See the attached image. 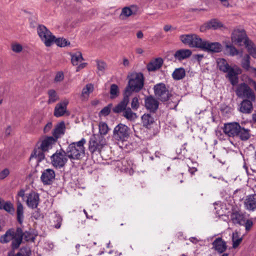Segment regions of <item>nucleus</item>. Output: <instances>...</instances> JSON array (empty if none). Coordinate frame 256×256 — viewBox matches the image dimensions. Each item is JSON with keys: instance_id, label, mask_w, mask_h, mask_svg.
Instances as JSON below:
<instances>
[{"instance_id": "nucleus-38", "label": "nucleus", "mask_w": 256, "mask_h": 256, "mask_svg": "<svg viewBox=\"0 0 256 256\" xmlns=\"http://www.w3.org/2000/svg\"><path fill=\"white\" fill-rule=\"evenodd\" d=\"M123 116L130 120H134L138 117L136 113L134 112L130 108H127L123 112Z\"/></svg>"}, {"instance_id": "nucleus-43", "label": "nucleus", "mask_w": 256, "mask_h": 256, "mask_svg": "<svg viewBox=\"0 0 256 256\" xmlns=\"http://www.w3.org/2000/svg\"><path fill=\"white\" fill-rule=\"evenodd\" d=\"M226 50L228 54L230 56H234L238 54V50L232 45H226Z\"/></svg>"}, {"instance_id": "nucleus-22", "label": "nucleus", "mask_w": 256, "mask_h": 256, "mask_svg": "<svg viewBox=\"0 0 256 256\" xmlns=\"http://www.w3.org/2000/svg\"><path fill=\"white\" fill-rule=\"evenodd\" d=\"M56 141V139L52 136L46 137L42 140L40 148L42 150L47 152L52 148Z\"/></svg>"}, {"instance_id": "nucleus-42", "label": "nucleus", "mask_w": 256, "mask_h": 256, "mask_svg": "<svg viewBox=\"0 0 256 256\" xmlns=\"http://www.w3.org/2000/svg\"><path fill=\"white\" fill-rule=\"evenodd\" d=\"M22 242L23 239L26 242H34L35 236L31 232L28 231L23 232L22 230Z\"/></svg>"}, {"instance_id": "nucleus-50", "label": "nucleus", "mask_w": 256, "mask_h": 256, "mask_svg": "<svg viewBox=\"0 0 256 256\" xmlns=\"http://www.w3.org/2000/svg\"><path fill=\"white\" fill-rule=\"evenodd\" d=\"M140 104L138 102V100L137 97H134L132 100L131 102V107L134 110H136L139 108Z\"/></svg>"}, {"instance_id": "nucleus-2", "label": "nucleus", "mask_w": 256, "mask_h": 256, "mask_svg": "<svg viewBox=\"0 0 256 256\" xmlns=\"http://www.w3.org/2000/svg\"><path fill=\"white\" fill-rule=\"evenodd\" d=\"M216 62L219 70L224 72L227 73L226 77L228 78L232 86L236 84L238 80V76L242 72L240 68L236 66L231 67L224 58H218L216 60Z\"/></svg>"}, {"instance_id": "nucleus-61", "label": "nucleus", "mask_w": 256, "mask_h": 256, "mask_svg": "<svg viewBox=\"0 0 256 256\" xmlns=\"http://www.w3.org/2000/svg\"><path fill=\"white\" fill-rule=\"evenodd\" d=\"M32 217L36 219H38L40 217V214L38 212H35L33 213Z\"/></svg>"}, {"instance_id": "nucleus-14", "label": "nucleus", "mask_w": 256, "mask_h": 256, "mask_svg": "<svg viewBox=\"0 0 256 256\" xmlns=\"http://www.w3.org/2000/svg\"><path fill=\"white\" fill-rule=\"evenodd\" d=\"M26 203L28 207L31 208H36L40 202V196L38 193L31 192L26 194Z\"/></svg>"}, {"instance_id": "nucleus-39", "label": "nucleus", "mask_w": 256, "mask_h": 256, "mask_svg": "<svg viewBox=\"0 0 256 256\" xmlns=\"http://www.w3.org/2000/svg\"><path fill=\"white\" fill-rule=\"evenodd\" d=\"M142 120L143 126L146 128L154 122V118L150 114H144L142 116Z\"/></svg>"}, {"instance_id": "nucleus-25", "label": "nucleus", "mask_w": 256, "mask_h": 256, "mask_svg": "<svg viewBox=\"0 0 256 256\" xmlns=\"http://www.w3.org/2000/svg\"><path fill=\"white\" fill-rule=\"evenodd\" d=\"M192 55V51L188 49H182L177 50L174 54V58L181 60L189 58Z\"/></svg>"}, {"instance_id": "nucleus-17", "label": "nucleus", "mask_w": 256, "mask_h": 256, "mask_svg": "<svg viewBox=\"0 0 256 256\" xmlns=\"http://www.w3.org/2000/svg\"><path fill=\"white\" fill-rule=\"evenodd\" d=\"M202 50L208 52H219L222 50V46L218 42H211L204 40Z\"/></svg>"}, {"instance_id": "nucleus-31", "label": "nucleus", "mask_w": 256, "mask_h": 256, "mask_svg": "<svg viewBox=\"0 0 256 256\" xmlns=\"http://www.w3.org/2000/svg\"><path fill=\"white\" fill-rule=\"evenodd\" d=\"M70 54L71 56L72 63L74 66H78L84 60L82 54L80 52L70 53Z\"/></svg>"}, {"instance_id": "nucleus-21", "label": "nucleus", "mask_w": 256, "mask_h": 256, "mask_svg": "<svg viewBox=\"0 0 256 256\" xmlns=\"http://www.w3.org/2000/svg\"><path fill=\"white\" fill-rule=\"evenodd\" d=\"M244 206L247 210H254L256 209V194L248 196L244 200Z\"/></svg>"}, {"instance_id": "nucleus-33", "label": "nucleus", "mask_w": 256, "mask_h": 256, "mask_svg": "<svg viewBox=\"0 0 256 256\" xmlns=\"http://www.w3.org/2000/svg\"><path fill=\"white\" fill-rule=\"evenodd\" d=\"M242 66L246 71L250 70L256 71V68H252L250 66V56L248 54L245 55L242 58Z\"/></svg>"}, {"instance_id": "nucleus-19", "label": "nucleus", "mask_w": 256, "mask_h": 256, "mask_svg": "<svg viewBox=\"0 0 256 256\" xmlns=\"http://www.w3.org/2000/svg\"><path fill=\"white\" fill-rule=\"evenodd\" d=\"M212 248L219 254H222L227 248L226 242L221 238H216L212 243Z\"/></svg>"}, {"instance_id": "nucleus-13", "label": "nucleus", "mask_w": 256, "mask_h": 256, "mask_svg": "<svg viewBox=\"0 0 256 256\" xmlns=\"http://www.w3.org/2000/svg\"><path fill=\"white\" fill-rule=\"evenodd\" d=\"M231 38L232 42L239 46H241L242 42L244 43L246 40H248L246 37L244 30L238 29L234 30L233 31Z\"/></svg>"}, {"instance_id": "nucleus-18", "label": "nucleus", "mask_w": 256, "mask_h": 256, "mask_svg": "<svg viewBox=\"0 0 256 256\" xmlns=\"http://www.w3.org/2000/svg\"><path fill=\"white\" fill-rule=\"evenodd\" d=\"M130 96V94L124 92L123 99L113 108V112L115 113L124 112L127 108L126 106L130 102L129 97Z\"/></svg>"}, {"instance_id": "nucleus-59", "label": "nucleus", "mask_w": 256, "mask_h": 256, "mask_svg": "<svg viewBox=\"0 0 256 256\" xmlns=\"http://www.w3.org/2000/svg\"><path fill=\"white\" fill-rule=\"evenodd\" d=\"M87 65V63H86V62H84V63H82L80 64L78 67H77V70H76V71H78L80 70H81L84 68H85Z\"/></svg>"}, {"instance_id": "nucleus-51", "label": "nucleus", "mask_w": 256, "mask_h": 256, "mask_svg": "<svg viewBox=\"0 0 256 256\" xmlns=\"http://www.w3.org/2000/svg\"><path fill=\"white\" fill-rule=\"evenodd\" d=\"M30 251L26 248L21 249L20 251L17 253L16 256H30Z\"/></svg>"}, {"instance_id": "nucleus-7", "label": "nucleus", "mask_w": 256, "mask_h": 256, "mask_svg": "<svg viewBox=\"0 0 256 256\" xmlns=\"http://www.w3.org/2000/svg\"><path fill=\"white\" fill-rule=\"evenodd\" d=\"M130 132V128L128 126L119 124L114 129L112 137L116 141L125 142L128 139Z\"/></svg>"}, {"instance_id": "nucleus-15", "label": "nucleus", "mask_w": 256, "mask_h": 256, "mask_svg": "<svg viewBox=\"0 0 256 256\" xmlns=\"http://www.w3.org/2000/svg\"><path fill=\"white\" fill-rule=\"evenodd\" d=\"M54 171L50 168L44 170L40 176V179L44 185L51 184L55 180Z\"/></svg>"}, {"instance_id": "nucleus-56", "label": "nucleus", "mask_w": 256, "mask_h": 256, "mask_svg": "<svg viewBox=\"0 0 256 256\" xmlns=\"http://www.w3.org/2000/svg\"><path fill=\"white\" fill-rule=\"evenodd\" d=\"M52 128V123L48 122L46 124V125L44 126V131L45 133L48 132Z\"/></svg>"}, {"instance_id": "nucleus-32", "label": "nucleus", "mask_w": 256, "mask_h": 256, "mask_svg": "<svg viewBox=\"0 0 256 256\" xmlns=\"http://www.w3.org/2000/svg\"><path fill=\"white\" fill-rule=\"evenodd\" d=\"M244 44L250 54L254 58H256V46L249 40H246Z\"/></svg>"}, {"instance_id": "nucleus-41", "label": "nucleus", "mask_w": 256, "mask_h": 256, "mask_svg": "<svg viewBox=\"0 0 256 256\" xmlns=\"http://www.w3.org/2000/svg\"><path fill=\"white\" fill-rule=\"evenodd\" d=\"M136 6H132L130 7H124L122 10L121 15L128 17L135 14L136 12H134V10L136 9Z\"/></svg>"}, {"instance_id": "nucleus-37", "label": "nucleus", "mask_w": 256, "mask_h": 256, "mask_svg": "<svg viewBox=\"0 0 256 256\" xmlns=\"http://www.w3.org/2000/svg\"><path fill=\"white\" fill-rule=\"evenodd\" d=\"M48 104H51L56 102L58 98V96L55 90L51 89L48 90Z\"/></svg>"}, {"instance_id": "nucleus-29", "label": "nucleus", "mask_w": 256, "mask_h": 256, "mask_svg": "<svg viewBox=\"0 0 256 256\" xmlns=\"http://www.w3.org/2000/svg\"><path fill=\"white\" fill-rule=\"evenodd\" d=\"M231 219L234 224L243 225L244 223V214L238 212L232 214Z\"/></svg>"}, {"instance_id": "nucleus-6", "label": "nucleus", "mask_w": 256, "mask_h": 256, "mask_svg": "<svg viewBox=\"0 0 256 256\" xmlns=\"http://www.w3.org/2000/svg\"><path fill=\"white\" fill-rule=\"evenodd\" d=\"M106 145L105 138L98 134L92 135L88 141V150L92 154H100L102 149Z\"/></svg>"}, {"instance_id": "nucleus-20", "label": "nucleus", "mask_w": 256, "mask_h": 256, "mask_svg": "<svg viewBox=\"0 0 256 256\" xmlns=\"http://www.w3.org/2000/svg\"><path fill=\"white\" fill-rule=\"evenodd\" d=\"M223 27L222 24L217 20H212L204 24L200 28V30L204 32L208 30H216Z\"/></svg>"}, {"instance_id": "nucleus-28", "label": "nucleus", "mask_w": 256, "mask_h": 256, "mask_svg": "<svg viewBox=\"0 0 256 256\" xmlns=\"http://www.w3.org/2000/svg\"><path fill=\"white\" fill-rule=\"evenodd\" d=\"M44 152L40 147L34 148L31 154L30 159L36 158L37 162H39L44 158Z\"/></svg>"}, {"instance_id": "nucleus-47", "label": "nucleus", "mask_w": 256, "mask_h": 256, "mask_svg": "<svg viewBox=\"0 0 256 256\" xmlns=\"http://www.w3.org/2000/svg\"><path fill=\"white\" fill-rule=\"evenodd\" d=\"M54 42L59 46L64 47L70 44L66 39L63 38H58L54 40Z\"/></svg>"}, {"instance_id": "nucleus-12", "label": "nucleus", "mask_w": 256, "mask_h": 256, "mask_svg": "<svg viewBox=\"0 0 256 256\" xmlns=\"http://www.w3.org/2000/svg\"><path fill=\"white\" fill-rule=\"evenodd\" d=\"M154 91L156 96L162 102L168 100L171 96L166 85L162 83H160L154 86Z\"/></svg>"}, {"instance_id": "nucleus-9", "label": "nucleus", "mask_w": 256, "mask_h": 256, "mask_svg": "<svg viewBox=\"0 0 256 256\" xmlns=\"http://www.w3.org/2000/svg\"><path fill=\"white\" fill-rule=\"evenodd\" d=\"M182 42L188 45L192 48H197L202 49L204 40L195 34H182L180 36Z\"/></svg>"}, {"instance_id": "nucleus-16", "label": "nucleus", "mask_w": 256, "mask_h": 256, "mask_svg": "<svg viewBox=\"0 0 256 256\" xmlns=\"http://www.w3.org/2000/svg\"><path fill=\"white\" fill-rule=\"evenodd\" d=\"M69 104L68 99H64L57 104L55 106L54 114L58 118L63 116L67 112V106Z\"/></svg>"}, {"instance_id": "nucleus-24", "label": "nucleus", "mask_w": 256, "mask_h": 256, "mask_svg": "<svg viewBox=\"0 0 256 256\" xmlns=\"http://www.w3.org/2000/svg\"><path fill=\"white\" fill-rule=\"evenodd\" d=\"M66 130L65 124L64 122L58 123L55 126L53 131L54 138L56 139L60 138L64 134Z\"/></svg>"}, {"instance_id": "nucleus-30", "label": "nucleus", "mask_w": 256, "mask_h": 256, "mask_svg": "<svg viewBox=\"0 0 256 256\" xmlns=\"http://www.w3.org/2000/svg\"><path fill=\"white\" fill-rule=\"evenodd\" d=\"M94 90V86L92 84H88L82 88L81 96L82 100H88L90 94Z\"/></svg>"}, {"instance_id": "nucleus-1", "label": "nucleus", "mask_w": 256, "mask_h": 256, "mask_svg": "<svg viewBox=\"0 0 256 256\" xmlns=\"http://www.w3.org/2000/svg\"><path fill=\"white\" fill-rule=\"evenodd\" d=\"M223 131L228 136L238 138L242 140H248L250 138V130L241 127L236 122L225 124Z\"/></svg>"}, {"instance_id": "nucleus-36", "label": "nucleus", "mask_w": 256, "mask_h": 256, "mask_svg": "<svg viewBox=\"0 0 256 256\" xmlns=\"http://www.w3.org/2000/svg\"><path fill=\"white\" fill-rule=\"evenodd\" d=\"M186 75V72L184 68H176L172 74L173 78L175 80H180L182 79Z\"/></svg>"}, {"instance_id": "nucleus-26", "label": "nucleus", "mask_w": 256, "mask_h": 256, "mask_svg": "<svg viewBox=\"0 0 256 256\" xmlns=\"http://www.w3.org/2000/svg\"><path fill=\"white\" fill-rule=\"evenodd\" d=\"M162 59L160 58H156L148 64L147 68L149 71H154L159 69L162 66Z\"/></svg>"}, {"instance_id": "nucleus-58", "label": "nucleus", "mask_w": 256, "mask_h": 256, "mask_svg": "<svg viewBox=\"0 0 256 256\" xmlns=\"http://www.w3.org/2000/svg\"><path fill=\"white\" fill-rule=\"evenodd\" d=\"M248 84L250 86H253L255 90H256V82L252 80V79H249Z\"/></svg>"}, {"instance_id": "nucleus-5", "label": "nucleus", "mask_w": 256, "mask_h": 256, "mask_svg": "<svg viewBox=\"0 0 256 256\" xmlns=\"http://www.w3.org/2000/svg\"><path fill=\"white\" fill-rule=\"evenodd\" d=\"M144 86V76L140 72H134L130 76L128 84L124 92L131 95L132 92H138Z\"/></svg>"}, {"instance_id": "nucleus-60", "label": "nucleus", "mask_w": 256, "mask_h": 256, "mask_svg": "<svg viewBox=\"0 0 256 256\" xmlns=\"http://www.w3.org/2000/svg\"><path fill=\"white\" fill-rule=\"evenodd\" d=\"M172 26L167 24L164 26V30L165 32H167L170 30L172 29Z\"/></svg>"}, {"instance_id": "nucleus-23", "label": "nucleus", "mask_w": 256, "mask_h": 256, "mask_svg": "<svg viewBox=\"0 0 256 256\" xmlns=\"http://www.w3.org/2000/svg\"><path fill=\"white\" fill-rule=\"evenodd\" d=\"M146 108L150 112H154L158 108V102L152 96L148 97L145 100Z\"/></svg>"}, {"instance_id": "nucleus-4", "label": "nucleus", "mask_w": 256, "mask_h": 256, "mask_svg": "<svg viewBox=\"0 0 256 256\" xmlns=\"http://www.w3.org/2000/svg\"><path fill=\"white\" fill-rule=\"evenodd\" d=\"M86 143V140L82 138L80 140L76 142H72L68 144L66 152L68 158L72 160H80L85 156L84 144Z\"/></svg>"}, {"instance_id": "nucleus-45", "label": "nucleus", "mask_w": 256, "mask_h": 256, "mask_svg": "<svg viewBox=\"0 0 256 256\" xmlns=\"http://www.w3.org/2000/svg\"><path fill=\"white\" fill-rule=\"evenodd\" d=\"M119 90L118 86L116 84H112L110 86V94L112 98H114L118 96Z\"/></svg>"}, {"instance_id": "nucleus-64", "label": "nucleus", "mask_w": 256, "mask_h": 256, "mask_svg": "<svg viewBox=\"0 0 256 256\" xmlns=\"http://www.w3.org/2000/svg\"><path fill=\"white\" fill-rule=\"evenodd\" d=\"M136 36L138 38H142L144 36L143 33L142 31H138L136 34Z\"/></svg>"}, {"instance_id": "nucleus-62", "label": "nucleus", "mask_w": 256, "mask_h": 256, "mask_svg": "<svg viewBox=\"0 0 256 256\" xmlns=\"http://www.w3.org/2000/svg\"><path fill=\"white\" fill-rule=\"evenodd\" d=\"M203 57H204L203 54H196L194 56L195 58L198 60V61H200Z\"/></svg>"}, {"instance_id": "nucleus-54", "label": "nucleus", "mask_w": 256, "mask_h": 256, "mask_svg": "<svg viewBox=\"0 0 256 256\" xmlns=\"http://www.w3.org/2000/svg\"><path fill=\"white\" fill-rule=\"evenodd\" d=\"M10 174V170L8 168H4L0 172V179L3 180L5 178Z\"/></svg>"}, {"instance_id": "nucleus-11", "label": "nucleus", "mask_w": 256, "mask_h": 256, "mask_svg": "<svg viewBox=\"0 0 256 256\" xmlns=\"http://www.w3.org/2000/svg\"><path fill=\"white\" fill-rule=\"evenodd\" d=\"M236 92L240 98H246L252 101H254L255 100V94L254 91L248 84L244 82L238 85Z\"/></svg>"}, {"instance_id": "nucleus-8", "label": "nucleus", "mask_w": 256, "mask_h": 256, "mask_svg": "<svg viewBox=\"0 0 256 256\" xmlns=\"http://www.w3.org/2000/svg\"><path fill=\"white\" fill-rule=\"evenodd\" d=\"M68 156L66 151L63 149L57 150L51 156L52 165L56 168H62L64 166L68 160Z\"/></svg>"}, {"instance_id": "nucleus-27", "label": "nucleus", "mask_w": 256, "mask_h": 256, "mask_svg": "<svg viewBox=\"0 0 256 256\" xmlns=\"http://www.w3.org/2000/svg\"><path fill=\"white\" fill-rule=\"evenodd\" d=\"M252 101L250 100H244L240 104V110L242 113H250L252 110Z\"/></svg>"}, {"instance_id": "nucleus-63", "label": "nucleus", "mask_w": 256, "mask_h": 256, "mask_svg": "<svg viewBox=\"0 0 256 256\" xmlns=\"http://www.w3.org/2000/svg\"><path fill=\"white\" fill-rule=\"evenodd\" d=\"M123 65L125 66H129V61L127 58H124Z\"/></svg>"}, {"instance_id": "nucleus-49", "label": "nucleus", "mask_w": 256, "mask_h": 256, "mask_svg": "<svg viewBox=\"0 0 256 256\" xmlns=\"http://www.w3.org/2000/svg\"><path fill=\"white\" fill-rule=\"evenodd\" d=\"M112 104H110L107 106L104 107L100 112V114L103 116L108 115L110 112Z\"/></svg>"}, {"instance_id": "nucleus-48", "label": "nucleus", "mask_w": 256, "mask_h": 256, "mask_svg": "<svg viewBox=\"0 0 256 256\" xmlns=\"http://www.w3.org/2000/svg\"><path fill=\"white\" fill-rule=\"evenodd\" d=\"M62 220V219L60 215L56 214L54 220V222L56 224H54L53 226L56 228H60L61 226Z\"/></svg>"}, {"instance_id": "nucleus-57", "label": "nucleus", "mask_w": 256, "mask_h": 256, "mask_svg": "<svg viewBox=\"0 0 256 256\" xmlns=\"http://www.w3.org/2000/svg\"><path fill=\"white\" fill-rule=\"evenodd\" d=\"M11 132H12V129H11L10 126H7V128H6L4 132V134L5 136L6 137L10 135Z\"/></svg>"}, {"instance_id": "nucleus-52", "label": "nucleus", "mask_w": 256, "mask_h": 256, "mask_svg": "<svg viewBox=\"0 0 256 256\" xmlns=\"http://www.w3.org/2000/svg\"><path fill=\"white\" fill-rule=\"evenodd\" d=\"M64 78V74L62 72H58L56 73L54 82H62Z\"/></svg>"}, {"instance_id": "nucleus-55", "label": "nucleus", "mask_w": 256, "mask_h": 256, "mask_svg": "<svg viewBox=\"0 0 256 256\" xmlns=\"http://www.w3.org/2000/svg\"><path fill=\"white\" fill-rule=\"evenodd\" d=\"M244 226L246 230H249L253 225V222L252 220H248L246 222H244Z\"/></svg>"}, {"instance_id": "nucleus-53", "label": "nucleus", "mask_w": 256, "mask_h": 256, "mask_svg": "<svg viewBox=\"0 0 256 256\" xmlns=\"http://www.w3.org/2000/svg\"><path fill=\"white\" fill-rule=\"evenodd\" d=\"M12 49L16 52H20L22 50V47L20 44H12Z\"/></svg>"}, {"instance_id": "nucleus-40", "label": "nucleus", "mask_w": 256, "mask_h": 256, "mask_svg": "<svg viewBox=\"0 0 256 256\" xmlns=\"http://www.w3.org/2000/svg\"><path fill=\"white\" fill-rule=\"evenodd\" d=\"M0 210H4L6 212L13 214L14 212V208L12 204L10 202H4L3 200V202L2 204V208Z\"/></svg>"}, {"instance_id": "nucleus-46", "label": "nucleus", "mask_w": 256, "mask_h": 256, "mask_svg": "<svg viewBox=\"0 0 256 256\" xmlns=\"http://www.w3.org/2000/svg\"><path fill=\"white\" fill-rule=\"evenodd\" d=\"M96 62L98 74H102L104 73L105 68L106 67V64L104 62L102 61L97 60Z\"/></svg>"}, {"instance_id": "nucleus-34", "label": "nucleus", "mask_w": 256, "mask_h": 256, "mask_svg": "<svg viewBox=\"0 0 256 256\" xmlns=\"http://www.w3.org/2000/svg\"><path fill=\"white\" fill-rule=\"evenodd\" d=\"M16 215L17 220L18 222L22 224L23 222L24 216V206L20 202H17L16 208Z\"/></svg>"}, {"instance_id": "nucleus-10", "label": "nucleus", "mask_w": 256, "mask_h": 256, "mask_svg": "<svg viewBox=\"0 0 256 256\" xmlns=\"http://www.w3.org/2000/svg\"><path fill=\"white\" fill-rule=\"evenodd\" d=\"M37 32L42 41L46 46H50L54 42L55 36L44 26L40 24L37 28Z\"/></svg>"}, {"instance_id": "nucleus-3", "label": "nucleus", "mask_w": 256, "mask_h": 256, "mask_svg": "<svg viewBox=\"0 0 256 256\" xmlns=\"http://www.w3.org/2000/svg\"><path fill=\"white\" fill-rule=\"evenodd\" d=\"M22 228L18 227L8 230L5 234L0 236V242L7 244L12 241L10 246L13 250L18 249L22 244Z\"/></svg>"}, {"instance_id": "nucleus-44", "label": "nucleus", "mask_w": 256, "mask_h": 256, "mask_svg": "<svg viewBox=\"0 0 256 256\" xmlns=\"http://www.w3.org/2000/svg\"><path fill=\"white\" fill-rule=\"evenodd\" d=\"M99 132L100 134V135L104 136L106 135L108 130V128L107 124L103 122H101L99 124Z\"/></svg>"}, {"instance_id": "nucleus-35", "label": "nucleus", "mask_w": 256, "mask_h": 256, "mask_svg": "<svg viewBox=\"0 0 256 256\" xmlns=\"http://www.w3.org/2000/svg\"><path fill=\"white\" fill-rule=\"evenodd\" d=\"M242 240V236H240L238 232L235 231L234 232L232 235V248H236L241 243Z\"/></svg>"}]
</instances>
